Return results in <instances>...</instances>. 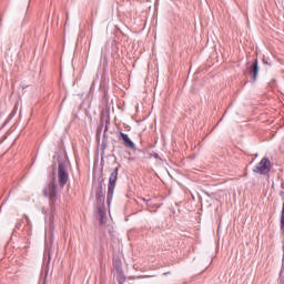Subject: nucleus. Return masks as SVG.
I'll list each match as a JSON object with an SVG mask.
<instances>
[{"label": "nucleus", "instance_id": "19", "mask_svg": "<svg viewBox=\"0 0 284 284\" xmlns=\"http://www.w3.org/2000/svg\"><path fill=\"white\" fill-rule=\"evenodd\" d=\"M144 278H150V275H144Z\"/></svg>", "mask_w": 284, "mask_h": 284}, {"label": "nucleus", "instance_id": "8", "mask_svg": "<svg viewBox=\"0 0 284 284\" xmlns=\"http://www.w3.org/2000/svg\"><path fill=\"white\" fill-rule=\"evenodd\" d=\"M247 74H251V82L255 83L258 78V59H254L253 63L246 69Z\"/></svg>", "mask_w": 284, "mask_h": 284}, {"label": "nucleus", "instance_id": "7", "mask_svg": "<svg viewBox=\"0 0 284 284\" xmlns=\"http://www.w3.org/2000/svg\"><path fill=\"white\" fill-rule=\"evenodd\" d=\"M119 141H122V144L128 150H132L133 152H136V144L130 139V136L126 133L119 132Z\"/></svg>", "mask_w": 284, "mask_h": 284}, {"label": "nucleus", "instance_id": "15", "mask_svg": "<svg viewBox=\"0 0 284 284\" xmlns=\"http://www.w3.org/2000/svg\"><path fill=\"white\" fill-rule=\"evenodd\" d=\"M263 63L270 65V63L265 59H263Z\"/></svg>", "mask_w": 284, "mask_h": 284}, {"label": "nucleus", "instance_id": "16", "mask_svg": "<svg viewBox=\"0 0 284 284\" xmlns=\"http://www.w3.org/2000/svg\"><path fill=\"white\" fill-rule=\"evenodd\" d=\"M275 82H276V80H272V81L270 82V85H274Z\"/></svg>", "mask_w": 284, "mask_h": 284}, {"label": "nucleus", "instance_id": "4", "mask_svg": "<svg viewBox=\"0 0 284 284\" xmlns=\"http://www.w3.org/2000/svg\"><path fill=\"white\" fill-rule=\"evenodd\" d=\"M119 168H121V164H118V166H115L113 169V171L111 172L110 178H109V185H108V193H106V205H111L112 199L114 196V190L116 187V181L119 179Z\"/></svg>", "mask_w": 284, "mask_h": 284}, {"label": "nucleus", "instance_id": "5", "mask_svg": "<svg viewBox=\"0 0 284 284\" xmlns=\"http://www.w3.org/2000/svg\"><path fill=\"white\" fill-rule=\"evenodd\" d=\"M70 180V174L68 173V163L61 160L58 164V182L60 187H65L68 181Z\"/></svg>", "mask_w": 284, "mask_h": 284}, {"label": "nucleus", "instance_id": "12", "mask_svg": "<svg viewBox=\"0 0 284 284\" xmlns=\"http://www.w3.org/2000/svg\"><path fill=\"white\" fill-rule=\"evenodd\" d=\"M97 141L98 143H101V131L97 132Z\"/></svg>", "mask_w": 284, "mask_h": 284}, {"label": "nucleus", "instance_id": "2", "mask_svg": "<svg viewBox=\"0 0 284 284\" xmlns=\"http://www.w3.org/2000/svg\"><path fill=\"white\" fill-rule=\"evenodd\" d=\"M43 195L49 200L50 212H57V201H59V191H57V182L52 180L43 190Z\"/></svg>", "mask_w": 284, "mask_h": 284}, {"label": "nucleus", "instance_id": "6", "mask_svg": "<svg viewBox=\"0 0 284 284\" xmlns=\"http://www.w3.org/2000/svg\"><path fill=\"white\" fill-rule=\"evenodd\" d=\"M272 170V162L270 161V158L264 156L254 168L253 172L255 174H261L262 176H265L270 174V171Z\"/></svg>", "mask_w": 284, "mask_h": 284}, {"label": "nucleus", "instance_id": "17", "mask_svg": "<svg viewBox=\"0 0 284 284\" xmlns=\"http://www.w3.org/2000/svg\"><path fill=\"white\" fill-rule=\"evenodd\" d=\"M204 194H206V196H212L207 191H204Z\"/></svg>", "mask_w": 284, "mask_h": 284}, {"label": "nucleus", "instance_id": "18", "mask_svg": "<svg viewBox=\"0 0 284 284\" xmlns=\"http://www.w3.org/2000/svg\"><path fill=\"white\" fill-rule=\"evenodd\" d=\"M168 274H172V272H170V271H169V272H165V273H164V276H168Z\"/></svg>", "mask_w": 284, "mask_h": 284}, {"label": "nucleus", "instance_id": "14", "mask_svg": "<svg viewBox=\"0 0 284 284\" xmlns=\"http://www.w3.org/2000/svg\"><path fill=\"white\" fill-rule=\"evenodd\" d=\"M154 159H159V153H153Z\"/></svg>", "mask_w": 284, "mask_h": 284}, {"label": "nucleus", "instance_id": "20", "mask_svg": "<svg viewBox=\"0 0 284 284\" xmlns=\"http://www.w3.org/2000/svg\"><path fill=\"white\" fill-rule=\"evenodd\" d=\"M119 284H123V281H120Z\"/></svg>", "mask_w": 284, "mask_h": 284}, {"label": "nucleus", "instance_id": "3", "mask_svg": "<svg viewBox=\"0 0 284 284\" xmlns=\"http://www.w3.org/2000/svg\"><path fill=\"white\" fill-rule=\"evenodd\" d=\"M100 125L104 126L101 150L105 152L108 150V130H110V109L102 110L100 115Z\"/></svg>", "mask_w": 284, "mask_h": 284}, {"label": "nucleus", "instance_id": "13", "mask_svg": "<svg viewBox=\"0 0 284 284\" xmlns=\"http://www.w3.org/2000/svg\"><path fill=\"white\" fill-rule=\"evenodd\" d=\"M148 207L154 209V204H152V200H146Z\"/></svg>", "mask_w": 284, "mask_h": 284}, {"label": "nucleus", "instance_id": "9", "mask_svg": "<svg viewBox=\"0 0 284 284\" xmlns=\"http://www.w3.org/2000/svg\"><path fill=\"white\" fill-rule=\"evenodd\" d=\"M48 213H49V231L51 234H54V214H57V212H52L50 211V209H48Z\"/></svg>", "mask_w": 284, "mask_h": 284}, {"label": "nucleus", "instance_id": "1", "mask_svg": "<svg viewBox=\"0 0 284 284\" xmlns=\"http://www.w3.org/2000/svg\"><path fill=\"white\" fill-rule=\"evenodd\" d=\"M105 179H103V168L99 171L98 185L95 186V210L99 215L100 225H105V192L103 191V184Z\"/></svg>", "mask_w": 284, "mask_h": 284}, {"label": "nucleus", "instance_id": "11", "mask_svg": "<svg viewBox=\"0 0 284 284\" xmlns=\"http://www.w3.org/2000/svg\"><path fill=\"white\" fill-rule=\"evenodd\" d=\"M121 281H123V283H125V276H123L122 274H120L118 276V283H121Z\"/></svg>", "mask_w": 284, "mask_h": 284}, {"label": "nucleus", "instance_id": "10", "mask_svg": "<svg viewBox=\"0 0 284 284\" xmlns=\"http://www.w3.org/2000/svg\"><path fill=\"white\" fill-rule=\"evenodd\" d=\"M113 267L115 268L116 272H122V263H121V260H115L113 262Z\"/></svg>", "mask_w": 284, "mask_h": 284}]
</instances>
